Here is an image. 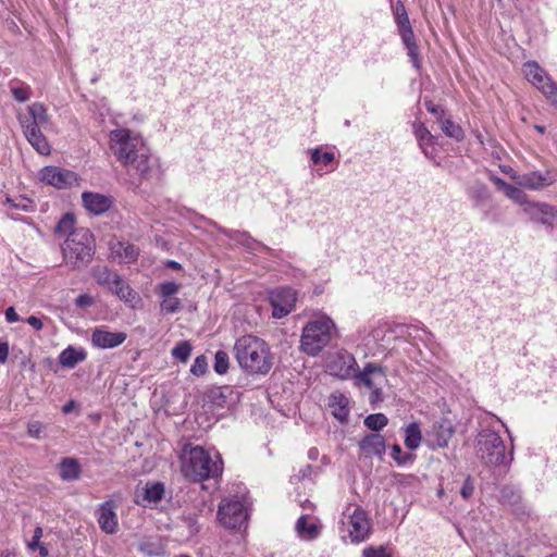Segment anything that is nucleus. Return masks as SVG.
<instances>
[{
    "mask_svg": "<svg viewBox=\"0 0 557 557\" xmlns=\"http://www.w3.org/2000/svg\"><path fill=\"white\" fill-rule=\"evenodd\" d=\"M110 146L125 166L131 185L137 187L143 181L151 178L157 159L150 154L141 136L127 128H117L110 133Z\"/></svg>",
    "mask_w": 557,
    "mask_h": 557,
    "instance_id": "f257e3e1",
    "label": "nucleus"
},
{
    "mask_svg": "<svg viewBox=\"0 0 557 557\" xmlns=\"http://www.w3.org/2000/svg\"><path fill=\"white\" fill-rule=\"evenodd\" d=\"M234 354L240 368L251 374H267L272 369L270 347L257 336H240L234 345Z\"/></svg>",
    "mask_w": 557,
    "mask_h": 557,
    "instance_id": "f03ea898",
    "label": "nucleus"
},
{
    "mask_svg": "<svg viewBox=\"0 0 557 557\" xmlns=\"http://www.w3.org/2000/svg\"><path fill=\"white\" fill-rule=\"evenodd\" d=\"M183 475L193 482H201L219 476L223 471V462L219 454L212 457L201 446L185 445L181 456Z\"/></svg>",
    "mask_w": 557,
    "mask_h": 557,
    "instance_id": "7ed1b4c3",
    "label": "nucleus"
},
{
    "mask_svg": "<svg viewBox=\"0 0 557 557\" xmlns=\"http://www.w3.org/2000/svg\"><path fill=\"white\" fill-rule=\"evenodd\" d=\"M17 120L28 143L40 154H49L50 145L41 133V128L49 123L46 107L40 102H34L24 111L17 112Z\"/></svg>",
    "mask_w": 557,
    "mask_h": 557,
    "instance_id": "20e7f679",
    "label": "nucleus"
},
{
    "mask_svg": "<svg viewBox=\"0 0 557 557\" xmlns=\"http://www.w3.org/2000/svg\"><path fill=\"white\" fill-rule=\"evenodd\" d=\"M336 335V325L330 317L325 314L313 317L302 329L300 349L305 354L314 357L319 355Z\"/></svg>",
    "mask_w": 557,
    "mask_h": 557,
    "instance_id": "39448f33",
    "label": "nucleus"
},
{
    "mask_svg": "<svg viewBox=\"0 0 557 557\" xmlns=\"http://www.w3.org/2000/svg\"><path fill=\"white\" fill-rule=\"evenodd\" d=\"M61 248L65 264L74 270H81L92 260L95 239L88 228L79 227L72 237L65 238Z\"/></svg>",
    "mask_w": 557,
    "mask_h": 557,
    "instance_id": "423d86ee",
    "label": "nucleus"
},
{
    "mask_svg": "<svg viewBox=\"0 0 557 557\" xmlns=\"http://www.w3.org/2000/svg\"><path fill=\"white\" fill-rule=\"evenodd\" d=\"M478 456L486 465L500 466L509 463L512 455L507 459L505 445L499 434L491 429H483L476 437Z\"/></svg>",
    "mask_w": 557,
    "mask_h": 557,
    "instance_id": "0eeeda50",
    "label": "nucleus"
},
{
    "mask_svg": "<svg viewBox=\"0 0 557 557\" xmlns=\"http://www.w3.org/2000/svg\"><path fill=\"white\" fill-rule=\"evenodd\" d=\"M394 18L400 35L401 41L407 50V54L416 69H420L421 62L419 48L416 41L409 16L405 5L398 1L394 8Z\"/></svg>",
    "mask_w": 557,
    "mask_h": 557,
    "instance_id": "6e6552de",
    "label": "nucleus"
},
{
    "mask_svg": "<svg viewBox=\"0 0 557 557\" xmlns=\"http://www.w3.org/2000/svg\"><path fill=\"white\" fill-rule=\"evenodd\" d=\"M341 523V531L347 532V537L355 544L366 541L371 531L370 519L361 507H355L351 512L347 509Z\"/></svg>",
    "mask_w": 557,
    "mask_h": 557,
    "instance_id": "1a4fd4ad",
    "label": "nucleus"
},
{
    "mask_svg": "<svg viewBox=\"0 0 557 557\" xmlns=\"http://www.w3.org/2000/svg\"><path fill=\"white\" fill-rule=\"evenodd\" d=\"M218 517L225 528L240 530L247 522L248 508L243 500L225 498L219 506Z\"/></svg>",
    "mask_w": 557,
    "mask_h": 557,
    "instance_id": "9d476101",
    "label": "nucleus"
},
{
    "mask_svg": "<svg viewBox=\"0 0 557 557\" xmlns=\"http://www.w3.org/2000/svg\"><path fill=\"white\" fill-rule=\"evenodd\" d=\"M523 74L553 104L557 103V85L536 62L524 63Z\"/></svg>",
    "mask_w": 557,
    "mask_h": 557,
    "instance_id": "9b49d317",
    "label": "nucleus"
},
{
    "mask_svg": "<svg viewBox=\"0 0 557 557\" xmlns=\"http://www.w3.org/2000/svg\"><path fill=\"white\" fill-rule=\"evenodd\" d=\"M454 433L455 426L453 422L447 418H442L425 431L424 443L431 449L445 448L448 446Z\"/></svg>",
    "mask_w": 557,
    "mask_h": 557,
    "instance_id": "f8f14e48",
    "label": "nucleus"
},
{
    "mask_svg": "<svg viewBox=\"0 0 557 557\" xmlns=\"http://www.w3.org/2000/svg\"><path fill=\"white\" fill-rule=\"evenodd\" d=\"M269 300L272 306L273 318L282 319L294 309L296 293L290 287H278L270 292Z\"/></svg>",
    "mask_w": 557,
    "mask_h": 557,
    "instance_id": "ddd939ff",
    "label": "nucleus"
},
{
    "mask_svg": "<svg viewBox=\"0 0 557 557\" xmlns=\"http://www.w3.org/2000/svg\"><path fill=\"white\" fill-rule=\"evenodd\" d=\"M181 285L173 281L162 282L157 287V294L160 297V311L162 314L176 313L182 309V301L175 295Z\"/></svg>",
    "mask_w": 557,
    "mask_h": 557,
    "instance_id": "4468645a",
    "label": "nucleus"
},
{
    "mask_svg": "<svg viewBox=\"0 0 557 557\" xmlns=\"http://www.w3.org/2000/svg\"><path fill=\"white\" fill-rule=\"evenodd\" d=\"M557 180V172L546 170L545 172L531 171L516 177V183L530 190H540L554 184Z\"/></svg>",
    "mask_w": 557,
    "mask_h": 557,
    "instance_id": "2eb2a0df",
    "label": "nucleus"
},
{
    "mask_svg": "<svg viewBox=\"0 0 557 557\" xmlns=\"http://www.w3.org/2000/svg\"><path fill=\"white\" fill-rule=\"evenodd\" d=\"M40 180L59 189L67 188L78 183L76 173L57 166H46L42 169Z\"/></svg>",
    "mask_w": 557,
    "mask_h": 557,
    "instance_id": "dca6fc26",
    "label": "nucleus"
},
{
    "mask_svg": "<svg viewBox=\"0 0 557 557\" xmlns=\"http://www.w3.org/2000/svg\"><path fill=\"white\" fill-rule=\"evenodd\" d=\"M357 362L355 357L348 351H338L327 364L329 371L332 375L339 379L354 377L356 373Z\"/></svg>",
    "mask_w": 557,
    "mask_h": 557,
    "instance_id": "f3484780",
    "label": "nucleus"
},
{
    "mask_svg": "<svg viewBox=\"0 0 557 557\" xmlns=\"http://www.w3.org/2000/svg\"><path fill=\"white\" fill-rule=\"evenodd\" d=\"M354 379L357 385L372 388L382 386L386 382V373L381 366L369 362L361 371H356Z\"/></svg>",
    "mask_w": 557,
    "mask_h": 557,
    "instance_id": "a211bd4d",
    "label": "nucleus"
},
{
    "mask_svg": "<svg viewBox=\"0 0 557 557\" xmlns=\"http://www.w3.org/2000/svg\"><path fill=\"white\" fill-rule=\"evenodd\" d=\"M555 210L556 208L550 205L531 200H529L522 209L523 213L527 214L531 221L541 224L555 223Z\"/></svg>",
    "mask_w": 557,
    "mask_h": 557,
    "instance_id": "6ab92c4d",
    "label": "nucleus"
},
{
    "mask_svg": "<svg viewBox=\"0 0 557 557\" xmlns=\"http://www.w3.org/2000/svg\"><path fill=\"white\" fill-rule=\"evenodd\" d=\"M412 129L423 154L428 159L434 160L436 157L435 137L430 133V131L424 126V124L419 121H416L412 124Z\"/></svg>",
    "mask_w": 557,
    "mask_h": 557,
    "instance_id": "aec40b11",
    "label": "nucleus"
},
{
    "mask_svg": "<svg viewBox=\"0 0 557 557\" xmlns=\"http://www.w3.org/2000/svg\"><path fill=\"white\" fill-rule=\"evenodd\" d=\"M126 339L124 332H110L103 329H96L91 334V343L94 346L108 349L114 348L123 344Z\"/></svg>",
    "mask_w": 557,
    "mask_h": 557,
    "instance_id": "412c9836",
    "label": "nucleus"
},
{
    "mask_svg": "<svg viewBox=\"0 0 557 557\" xmlns=\"http://www.w3.org/2000/svg\"><path fill=\"white\" fill-rule=\"evenodd\" d=\"M82 199L85 209L95 215L107 212L113 203L111 197L91 191H85Z\"/></svg>",
    "mask_w": 557,
    "mask_h": 557,
    "instance_id": "4be33fe9",
    "label": "nucleus"
},
{
    "mask_svg": "<svg viewBox=\"0 0 557 557\" xmlns=\"http://www.w3.org/2000/svg\"><path fill=\"white\" fill-rule=\"evenodd\" d=\"M359 448L366 457H383L386 449L385 438L380 433L367 434L360 442Z\"/></svg>",
    "mask_w": 557,
    "mask_h": 557,
    "instance_id": "5701e85b",
    "label": "nucleus"
},
{
    "mask_svg": "<svg viewBox=\"0 0 557 557\" xmlns=\"http://www.w3.org/2000/svg\"><path fill=\"white\" fill-rule=\"evenodd\" d=\"M108 290L131 308H136L137 304L140 301L138 293H136L121 275Z\"/></svg>",
    "mask_w": 557,
    "mask_h": 557,
    "instance_id": "b1692460",
    "label": "nucleus"
},
{
    "mask_svg": "<svg viewBox=\"0 0 557 557\" xmlns=\"http://www.w3.org/2000/svg\"><path fill=\"white\" fill-rule=\"evenodd\" d=\"M329 407L333 417L341 423H346L349 418V399L344 394L332 393L329 399Z\"/></svg>",
    "mask_w": 557,
    "mask_h": 557,
    "instance_id": "393cba45",
    "label": "nucleus"
},
{
    "mask_svg": "<svg viewBox=\"0 0 557 557\" xmlns=\"http://www.w3.org/2000/svg\"><path fill=\"white\" fill-rule=\"evenodd\" d=\"M420 330L414 325L394 324L387 329L382 341L386 342V345L391 344V339H404L406 342L413 343L418 337L417 333Z\"/></svg>",
    "mask_w": 557,
    "mask_h": 557,
    "instance_id": "a878e982",
    "label": "nucleus"
},
{
    "mask_svg": "<svg viewBox=\"0 0 557 557\" xmlns=\"http://www.w3.org/2000/svg\"><path fill=\"white\" fill-rule=\"evenodd\" d=\"M98 523L100 529L108 534L116 532L117 517L111 502H106L100 506Z\"/></svg>",
    "mask_w": 557,
    "mask_h": 557,
    "instance_id": "bb28decb",
    "label": "nucleus"
},
{
    "mask_svg": "<svg viewBox=\"0 0 557 557\" xmlns=\"http://www.w3.org/2000/svg\"><path fill=\"white\" fill-rule=\"evenodd\" d=\"M218 231L227 236L230 239L238 242L248 250H257L258 248L269 250V247L253 239L247 232L226 230L223 227H218Z\"/></svg>",
    "mask_w": 557,
    "mask_h": 557,
    "instance_id": "cd10ccee",
    "label": "nucleus"
},
{
    "mask_svg": "<svg viewBox=\"0 0 557 557\" xmlns=\"http://www.w3.org/2000/svg\"><path fill=\"white\" fill-rule=\"evenodd\" d=\"M86 358L87 352L84 348L69 346L60 352L59 363L64 368L72 369L83 362Z\"/></svg>",
    "mask_w": 557,
    "mask_h": 557,
    "instance_id": "c85d7f7f",
    "label": "nucleus"
},
{
    "mask_svg": "<svg viewBox=\"0 0 557 557\" xmlns=\"http://www.w3.org/2000/svg\"><path fill=\"white\" fill-rule=\"evenodd\" d=\"M112 255L119 259L121 263H131L138 257V249L129 243L117 242L111 247Z\"/></svg>",
    "mask_w": 557,
    "mask_h": 557,
    "instance_id": "c756f323",
    "label": "nucleus"
},
{
    "mask_svg": "<svg viewBox=\"0 0 557 557\" xmlns=\"http://www.w3.org/2000/svg\"><path fill=\"white\" fill-rule=\"evenodd\" d=\"M82 473L78 461L74 458H63L60 462V476L63 481H75Z\"/></svg>",
    "mask_w": 557,
    "mask_h": 557,
    "instance_id": "7c9ffc66",
    "label": "nucleus"
},
{
    "mask_svg": "<svg viewBox=\"0 0 557 557\" xmlns=\"http://www.w3.org/2000/svg\"><path fill=\"white\" fill-rule=\"evenodd\" d=\"M92 276L100 286L109 289V287L116 282L120 274L114 270H110L108 267H96L92 270Z\"/></svg>",
    "mask_w": 557,
    "mask_h": 557,
    "instance_id": "2f4dec72",
    "label": "nucleus"
},
{
    "mask_svg": "<svg viewBox=\"0 0 557 557\" xmlns=\"http://www.w3.org/2000/svg\"><path fill=\"white\" fill-rule=\"evenodd\" d=\"M164 484L161 482H148L143 488V498L147 504H157L164 496Z\"/></svg>",
    "mask_w": 557,
    "mask_h": 557,
    "instance_id": "473e14b6",
    "label": "nucleus"
},
{
    "mask_svg": "<svg viewBox=\"0 0 557 557\" xmlns=\"http://www.w3.org/2000/svg\"><path fill=\"white\" fill-rule=\"evenodd\" d=\"M422 432L417 422H411L405 428V446L410 450L419 448L422 442Z\"/></svg>",
    "mask_w": 557,
    "mask_h": 557,
    "instance_id": "72a5a7b5",
    "label": "nucleus"
},
{
    "mask_svg": "<svg viewBox=\"0 0 557 557\" xmlns=\"http://www.w3.org/2000/svg\"><path fill=\"white\" fill-rule=\"evenodd\" d=\"M75 227V215L73 213H65L61 216L58 224L55 225L54 233L59 236L72 237L77 231Z\"/></svg>",
    "mask_w": 557,
    "mask_h": 557,
    "instance_id": "f704fd0d",
    "label": "nucleus"
},
{
    "mask_svg": "<svg viewBox=\"0 0 557 557\" xmlns=\"http://www.w3.org/2000/svg\"><path fill=\"white\" fill-rule=\"evenodd\" d=\"M296 531L301 539L313 540L315 539L320 530L315 523H309L306 516H301L296 523Z\"/></svg>",
    "mask_w": 557,
    "mask_h": 557,
    "instance_id": "c9c22d12",
    "label": "nucleus"
},
{
    "mask_svg": "<svg viewBox=\"0 0 557 557\" xmlns=\"http://www.w3.org/2000/svg\"><path fill=\"white\" fill-rule=\"evenodd\" d=\"M12 97L18 102H26L32 96V88L27 84L13 79L9 83Z\"/></svg>",
    "mask_w": 557,
    "mask_h": 557,
    "instance_id": "e433bc0d",
    "label": "nucleus"
},
{
    "mask_svg": "<svg viewBox=\"0 0 557 557\" xmlns=\"http://www.w3.org/2000/svg\"><path fill=\"white\" fill-rule=\"evenodd\" d=\"M440 123L443 133L447 137L454 138L456 140H461L463 138L465 134L461 126L455 123L453 120L440 117Z\"/></svg>",
    "mask_w": 557,
    "mask_h": 557,
    "instance_id": "4c0bfd02",
    "label": "nucleus"
},
{
    "mask_svg": "<svg viewBox=\"0 0 557 557\" xmlns=\"http://www.w3.org/2000/svg\"><path fill=\"white\" fill-rule=\"evenodd\" d=\"M308 153L310 154L311 162L314 165L323 164L329 165L335 160V154L332 151H321V147L312 148L308 150Z\"/></svg>",
    "mask_w": 557,
    "mask_h": 557,
    "instance_id": "58836bf2",
    "label": "nucleus"
},
{
    "mask_svg": "<svg viewBox=\"0 0 557 557\" xmlns=\"http://www.w3.org/2000/svg\"><path fill=\"white\" fill-rule=\"evenodd\" d=\"M468 196L475 200L476 202H481L486 200L490 197V191L487 186L481 182H474L468 187Z\"/></svg>",
    "mask_w": 557,
    "mask_h": 557,
    "instance_id": "ea45409f",
    "label": "nucleus"
},
{
    "mask_svg": "<svg viewBox=\"0 0 557 557\" xmlns=\"http://www.w3.org/2000/svg\"><path fill=\"white\" fill-rule=\"evenodd\" d=\"M388 419L383 413H372L366 417L363 423L364 425L375 432H379L384 426L387 425Z\"/></svg>",
    "mask_w": 557,
    "mask_h": 557,
    "instance_id": "a19ab883",
    "label": "nucleus"
},
{
    "mask_svg": "<svg viewBox=\"0 0 557 557\" xmlns=\"http://www.w3.org/2000/svg\"><path fill=\"white\" fill-rule=\"evenodd\" d=\"M391 457L398 466H406L412 463L414 456L410 453H403L401 447L398 444H394L391 447Z\"/></svg>",
    "mask_w": 557,
    "mask_h": 557,
    "instance_id": "79ce46f5",
    "label": "nucleus"
},
{
    "mask_svg": "<svg viewBox=\"0 0 557 557\" xmlns=\"http://www.w3.org/2000/svg\"><path fill=\"white\" fill-rule=\"evenodd\" d=\"M504 194L509 199H511L512 201H515L516 203L521 206L522 209L525 207V205L530 200L528 195L522 189H520L513 185H510L508 188H506Z\"/></svg>",
    "mask_w": 557,
    "mask_h": 557,
    "instance_id": "37998d69",
    "label": "nucleus"
},
{
    "mask_svg": "<svg viewBox=\"0 0 557 557\" xmlns=\"http://www.w3.org/2000/svg\"><path fill=\"white\" fill-rule=\"evenodd\" d=\"M191 345L189 342L187 341H184V342H180L173 349H172V356L182 361V362H187V360L189 359L190 357V354H191Z\"/></svg>",
    "mask_w": 557,
    "mask_h": 557,
    "instance_id": "c03bdc74",
    "label": "nucleus"
},
{
    "mask_svg": "<svg viewBox=\"0 0 557 557\" xmlns=\"http://www.w3.org/2000/svg\"><path fill=\"white\" fill-rule=\"evenodd\" d=\"M228 360L227 352L218 350L214 356V371L219 374H225L228 370Z\"/></svg>",
    "mask_w": 557,
    "mask_h": 557,
    "instance_id": "a18cd8bd",
    "label": "nucleus"
},
{
    "mask_svg": "<svg viewBox=\"0 0 557 557\" xmlns=\"http://www.w3.org/2000/svg\"><path fill=\"white\" fill-rule=\"evenodd\" d=\"M4 203L9 205L11 208L26 212L30 211L33 208L32 201L28 198L24 197L12 198L10 196H7Z\"/></svg>",
    "mask_w": 557,
    "mask_h": 557,
    "instance_id": "49530a36",
    "label": "nucleus"
},
{
    "mask_svg": "<svg viewBox=\"0 0 557 557\" xmlns=\"http://www.w3.org/2000/svg\"><path fill=\"white\" fill-rule=\"evenodd\" d=\"M208 368L207 358L203 355L197 356L190 367V373L196 376H201L206 373Z\"/></svg>",
    "mask_w": 557,
    "mask_h": 557,
    "instance_id": "de8ad7c7",
    "label": "nucleus"
},
{
    "mask_svg": "<svg viewBox=\"0 0 557 557\" xmlns=\"http://www.w3.org/2000/svg\"><path fill=\"white\" fill-rule=\"evenodd\" d=\"M45 425L40 421H29L27 433L30 437L40 440L44 437Z\"/></svg>",
    "mask_w": 557,
    "mask_h": 557,
    "instance_id": "09e8293b",
    "label": "nucleus"
},
{
    "mask_svg": "<svg viewBox=\"0 0 557 557\" xmlns=\"http://www.w3.org/2000/svg\"><path fill=\"white\" fill-rule=\"evenodd\" d=\"M209 399L218 407H224L226 404V396L222 388H213L208 394Z\"/></svg>",
    "mask_w": 557,
    "mask_h": 557,
    "instance_id": "8fccbe9b",
    "label": "nucleus"
},
{
    "mask_svg": "<svg viewBox=\"0 0 557 557\" xmlns=\"http://www.w3.org/2000/svg\"><path fill=\"white\" fill-rule=\"evenodd\" d=\"M363 557H391V554L383 546H370L363 549Z\"/></svg>",
    "mask_w": 557,
    "mask_h": 557,
    "instance_id": "3c124183",
    "label": "nucleus"
},
{
    "mask_svg": "<svg viewBox=\"0 0 557 557\" xmlns=\"http://www.w3.org/2000/svg\"><path fill=\"white\" fill-rule=\"evenodd\" d=\"M473 493H474V483H473L472 479L470 476H468L461 486L460 495L462 496L463 499H469L472 497Z\"/></svg>",
    "mask_w": 557,
    "mask_h": 557,
    "instance_id": "603ef678",
    "label": "nucleus"
},
{
    "mask_svg": "<svg viewBox=\"0 0 557 557\" xmlns=\"http://www.w3.org/2000/svg\"><path fill=\"white\" fill-rule=\"evenodd\" d=\"M139 550L140 552H144L150 556L152 555H160L162 553V548L160 546H156L153 543L151 542H144L139 545Z\"/></svg>",
    "mask_w": 557,
    "mask_h": 557,
    "instance_id": "864d4df0",
    "label": "nucleus"
},
{
    "mask_svg": "<svg viewBox=\"0 0 557 557\" xmlns=\"http://www.w3.org/2000/svg\"><path fill=\"white\" fill-rule=\"evenodd\" d=\"M42 533H44V531H42L41 527L35 528L33 539L27 544V547L29 550H32V552L36 550L37 546H39L41 544L40 539L42 537Z\"/></svg>",
    "mask_w": 557,
    "mask_h": 557,
    "instance_id": "5fc2aeb1",
    "label": "nucleus"
},
{
    "mask_svg": "<svg viewBox=\"0 0 557 557\" xmlns=\"http://www.w3.org/2000/svg\"><path fill=\"white\" fill-rule=\"evenodd\" d=\"M95 304L92 296L88 294H82L75 299V305L79 308H87Z\"/></svg>",
    "mask_w": 557,
    "mask_h": 557,
    "instance_id": "6e6d98bb",
    "label": "nucleus"
},
{
    "mask_svg": "<svg viewBox=\"0 0 557 557\" xmlns=\"http://www.w3.org/2000/svg\"><path fill=\"white\" fill-rule=\"evenodd\" d=\"M370 389H371V395H370V398H369L370 403L371 404H376L379 401H382V399H383L382 386L372 387Z\"/></svg>",
    "mask_w": 557,
    "mask_h": 557,
    "instance_id": "4d7b16f0",
    "label": "nucleus"
},
{
    "mask_svg": "<svg viewBox=\"0 0 557 557\" xmlns=\"http://www.w3.org/2000/svg\"><path fill=\"white\" fill-rule=\"evenodd\" d=\"M5 319L9 323H14L21 320L20 315L16 313L13 307H9L5 310Z\"/></svg>",
    "mask_w": 557,
    "mask_h": 557,
    "instance_id": "13d9d810",
    "label": "nucleus"
},
{
    "mask_svg": "<svg viewBox=\"0 0 557 557\" xmlns=\"http://www.w3.org/2000/svg\"><path fill=\"white\" fill-rule=\"evenodd\" d=\"M26 322L33 327L35 329L36 331H40L42 327H44V323L42 321L35 317V315H32L29 317Z\"/></svg>",
    "mask_w": 557,
    "mask_h": 557,
    "instance_id": "bf43d9fd",
    "label": "nucleus"
},
{
    "mask_svg": "<svg viewBox=\"0 0 557 557\" xmlns=\"http://www.w3.org/2000/svg\"><path fill=\"white\" fill-rule=\"evenodd\" d=\"M9 356L8 343L0 342V363H4Z\"/></svg>",
    "mask_w": 557,
    "mask_h": 557,
    "instance_id": "052dcab7",
    "label": "nucleus"
},
{
    "mask_svg": "<svg viewBox=\"0 0 557 557\" xmlns=\"http://www.w3.org/2000/svg\"><path fill=\"white\" fill-rule=\"evenodd\" d=\"M494 183L496 184V186L502 189L503 191L506 190V188H508L510 186V184H508L507 182H505L503 178L500 177H495L494 178Z\"/></svg>",
    "mask_w": 557,
    "mask_h": 557,
    "instance_id": "680f3d73",
    "label": "nucleus"
},
{
    "mask_svg": "<svg viewBox=\"0 0 557 557\" xmlns=\"http://www.w3.org/2000/svg\"><path fill=\"white\" fill-rule=\"evenodd\" d=\"M74 407H75V401H74V400H71V401H69L67 404H65V405L63 406V408H62V412H63L64 414H67V413H70V412H72V410L74 409Z\"/></svg>",
    "mask_w": 557,
    "mask_h": 557,
    "instance_id": "e2e57ef3",
    "label": "nucleus"
},
{
    "mask_svg": "<svg viewBox=\"0 0 557 557\" xmlns=\"http://www.w3.org/2000/svg\"><path fill=\"white\" fill-rule=\"evenodd\" d=\"M426 108L431 113H433L435 115L441 116L443 114V110L440 107H436L434 104H428Z\"/></svg>",
    "mask_w": 557,
    "mask_h": 557,
    "instance_id": "0e129e2a",
    "label": "nucleus"
},
{
    "mask_svg": "<svg viewBox=\"0 0 557 557\" xmlns=\"http://www.w3.org/2000/svg\"><path fill=\"white\" fill-rule=\"evenodd\" d=\"M166 267H168V268H170V269H172V270H181V269H182L181 263H178V262H176V261H174V260H169V261L166 262Z\"/></svg>",
    "mask_w": 557,
    "mask_h": 557,
    "instance_id": "69168bd1",
    "label": "nucleus"
},
{
    "mask_svg": "<svg viewBox=\"0 0 557 557\" xmlns=\"http://www.w3.org/2000/svg\"><path fill=\"white\" fill-rule=\"evenodd\" d=\"M37 549L39 550L40 557H48L49 550L44 544H40L39 546H37Z\"/></svg>",
    "mask_w": 557,
    "mask_h": 557,
    "instance_id": "338daca9",
    "label": "nucleus"
},
{
    "mask_svg": "<svg viewBox=\"0 0 557 557\" xmlns=\"http://www.w3.org/2000/svg\"><path fill=\"white\" fill-rule=\"evenodd\" d=\"M533 127H534V129H535L536 132H539L540 134H544V133H545V127H544V126H542V125H537V124H536V125H534Z\"/></svg>",
    "mask_w": 557,
    "mask_h": 557,
    "instance_id": "774afa93",
    "label": "nucleus"
}]
</instances>
